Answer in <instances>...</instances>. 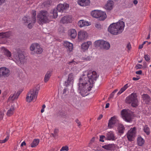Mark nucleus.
<instances>
[{
	"mask_svg": "<svg viewBox=\"0 0 151 151\" xmlns=\"http://www.w3.org/2000/svg\"><path fill=\"white\" fill-rule=\"evenodd\" d=\"M99 77L95 71L87 70L84 71L79 80L78 92L83 96L88 94V92L92 88L94 82Z\"/></svg>",
	"mask_w": 151,
	"mask_h": 151,
	"instance_id": "obj_1",
	"label": "nucleus"
},
{
	"mask_svg": "<svg viewBox=\"0 0 151 151\" xmlns=\"http://www.w3.org/2000/svg\"><path fill=\"white\" fill-rule=\"evenodd\" d=\"M124 26V22L119 20L117 23L111 24L108 28V31L113 35H117L123 31Z\"/></svg>",
	"mask_w": 151,
	"mask_h": 151,
	"instance_id": "obj_2",
	"label": "nucleus"
},
{
	"mask_svg": "<svg viewBox=\"0 0 151 151\" xmlns=\"http://www.w3.org/2000/svg\"><path fill=\"white\" fill-rule=\"evenodd\" d=\"M13 54L14 58L13 60L19 66L23 64L25 61V56L20 51L15 49L13 52Z\"/></svg>",
	"mask_w": 151,
	"mask_h": 151,
	"instance_id": "obj_3",
	"label": "nucleus"
},
{
	"mask_svg": "<svg viewBox=\"0 0 151 151\" xmlns=\"http://www.w3.org/2000/svg\"><path fill=\"white\" fill-rule=\"evenodd\" d=\"M32 16L31 17H29L24 16L23 18V20L25 24L27 25L28 27L31 29L33 26L34 23L36 22V11L35 10L32 11Z\"/></svg>",
	"mask_w": 151,
	"mask_h": 151,
	"instance_id": "obj_4",
	"label": "nucleus"
},
{
	"mask_svg": "<svg viewBox=\"0 0 151 151\" xmlns=\"http://www.w3.org/2000/svg\"><path fill=\"white\" fill-rule=\"evenodd\" d=\"M49 15V13L46 11H40L37 16L38 22L40 24L49 22L50 21Z\"/></svg>",
	"mask_w": 151,
	"mask_h": 151,
	"instance_id": "obj_5",
	"label": "nucleus"
},
{
	"mask_svg": "<svg viewBox=\"0 0 151 151\" xmlns=\"http://www.w3.org/2000/svg\"><path fill=\"white\" fill-rule=\"evenodd\" d=\"M38 89L35 88L31 89L28 93L26 98V101L28 102L35 101L37 98Z\"/></svg>",
	"mask_w": 151,
	"mask_h": 151,
	"instance_id": "obj_6",
	"label": "nucleus"
},
{
	"mask_svg": "<svg viewBox=\"0 0 151 151\" xmlns=\"http://www.w3.org/2000/svg\"><path fill=\"white\" fill-rule=\"evenodd\" d=\"M126 102L131 104L133 107H136L139 104V102L137 98V96L135 93H132L126 98Z\"/></svg>",
	"mask_w": 151,
	"mask_h": 151,
	"instance_id": "obj_7",
	"label": "nucleus"
},
{
	"mask_svg": "<svg viewBox=\"0 0 151 151\" xmlns=\"http://www.w3.org/2000/svg\"><path fill=\"white\" fill-rule=\"evenodd\" d=\"M121 114L123 119L126 122H130L132 118L131 111L126 109H123L121 111Z\"/></svg>",
	"mask_w": 151,
	"mask_h": 151,
	"instance_id": "obj_8",
	"label": "nucleus"
},
{
	"mask_svg": "<svg viewBox=\"0 0 151 151\" xmlns=\"http://www.w3.org/2000/svg\"><path fill=\"white\" fill-rule=\"evenodd\" d=\"M94 44L96 47H100L106 50L109 49L110 47V44L109 42L102 40L96 41Z\"/></svg>",
	"mask_w": 151,
	"mask_h": 151,
	"instance_id": "obj_9",
	"label": "nucleus"
},
{
	"mask_svg": "<svg viewBox=\"0 0 151 151\" xmlns=\"http://www.w3.org/2000/svg\"><path fill=\"white\" fill-rule=\"evenodd\" d=\"M30 50L32 51H34V52L37 54H41L43 51L40 45L37 43L32 44L30 47Z\"/></svg>",
	"mask_w": 151,
	"mask_h": 151,
	"instance_id": "obj_10",
	"label": "nucleus"
},
{
	"mask_svg": "<svg viewBox=\"0 0 151 151\" xmlns=\"http://www.w3.org/2000/svg\"><path fill=\"white\" fill-rule=\"evenodd\" d=\"M10 74L9 69L5 67L0 68V78L8 77Z\"/></svg>",
	"mask_w": 151,
	"mask_h": 151,
	"instance_id": "obj_11",
	"label": "nucleus"
},
{
	"mask_svg": "<svg viewBox=\"0 0 151 151\" xmlns=\"http://www.w3.org/2000/svg\"><path fill=\"white\" fill-rule=\"evenodd\" d=\"M136 128L134 127L128 131L127 134V137L129 141H132L136 136Z\"/></svg>",
	"mask_w": 151,
	"mask_h": 151,
	"instance_id": "obj_12",
	"label": "nucleus"
},
{
	"mask_svg": "<svg viewBox=\"0 0 151 151\" xmlns=\"http://www.w3.org/2000/svg\"><path fill=\"white\" fill-rule=\"evenodd\" d=\"M78 41H81L87 39L88 35L86 32L85 31L81 30L78 33Z\"/></svg>",
	"mask_w": 151,
	"mask_h": 151,
	"instance_id": "obj_13",
	"label": "nucleus"
},
{
	"mask_svg": "<svg viewBox=\"0 0 151 151\" xmlns=\"http://www.w3.org/2000/svg\"><path fill=\"white\" fill-rule=\"evenodd\" d=\"M12 35L11 32L0 33V43H3V40L4 38H9Z\"/></svg>",
	"mask_w": 151,
	"mask_h": 151,
	"instance_id": "obj_14",
	"label": "nucleus"
},
{
	"mask_svg": "<svg viewBox=\"0 0 151 151\" xmlns=\"http://www.w3.org/2000/svg\"><path fill=\"white\" fill-rule=\"evenodd\" d=\"M118 122V120L116 116H113L109 120L108 124V127L109 128H111L113 127L115 124L117 123Z\"/></svg>",
	"mask_w": 151,
	"mask_h": 151,
	"instance_id": "obj_15",
	"label": "nucleus"
},
{
	"mask_svg": "<svg viewBox=\"0 0 151 151\" xmlns=\"http://www.w3.org/2000/svg\"><path fill=\"white\" fill-rule=\"evenodd\" d=\"M69 7V5L67 4H60L58 5L56 9L59 12H63L64 10H66L68 9Z\"/></svg>",
	"mask_w": 151,
	"mask_h": 151,
	"instance_id": "obj_16",
	"label": "nucleus"
},
{
	"mask_svg": "<svg viewBox=\"0 0 151 151\" xmlns=\"http://www.w3.org/2000/svg\"><path fill=\"white\" fill-rule=\"evenodd\" d=\"M92 45V43L91 41H88L82 43L81 45V49L83 52H85L88 50L90 45Z\"/></svg>",
	"mask_w": 151,
	"mask_h": 151,
	"instance_id": "obj_17",
	"label": "nucleus"
},
{
	"mask_svg": "<svg viewBox=\"0 0 151 151\" xmlns=\"http://www.w3.org/2000/svg\"><path fill=\"white\" fill-rule=\"evenodd\" d=\"M72 17L71 16H66L63 17L60 22L63 24L70 23L72 22Z\"/></svg>",
	"mask_w": 151,
	"mask_h": 151,
	"instance_id": "obj_18",
	"label": "nucleus"
},
{
	"mask_svg": "<svg viewBox=\"0 0 151 151\" xmlns=\"http://www.w3.org/2000/svg\"><path fill=\"white\" fill-rule=\"evenodd\" d=\"M74 81L73 75V73H70L68 75V77L67 81L65 82V85L66 86L70 84L73 85Z\"/></svg>",
	"mask_w": 151,
	"mask_h": 151,
	"instance_id": "obj_19",
	"label": "nucleus"
},
{
	"mask_svg": "<svg viewBox=\"0 0 151 151\" xmlns=\"http://www.w3.org/2000/svg\"><path fill=\"white\" fill-rule=\"evenodd\" d=\"M106 139L109 140H115L116 138L113 132L110 131L108 132L106 134Z\"/></svg>",
	"mask_w": 151,
	"mask_h": 151,
	"instance_id": "obj_20",
	"label": "nucleus"
},
{
	"mask_svg": "<svg viewBox=\"0 0 151 151\" xmlns=\"http://www.w3.org/2000/svg\"><path fill=\"white\" fill-rule=\"evenodd\" d=\"M21 93L20 91L15 92L14 94H12L9 98V100L10 101H13L17 99L18 96Z\"/></svg>",
	"mask_w": 151,
	"mask_h": 151,
	"instance_id": "obj_21",
	"label": "nucleus"
},
{
	"mask_svg": "<svg viewBox=\"0 0 151 151\" xmlns=\"http://www.w3.org/2000/svg\"><path fill=\"white\" fill-rule=\"evenodd\" d=\"M63 45L66 48L68 51L72 52L73 49V44L68 42L65 41L64 42Z\"/></svg>",
	"mask_w": 151,
	"mask_h": 151,
	"instance_id": "obj_22",
	"label": "nucleus"
},
{
	"mask_svg": "<svg viewBox=\"0 0 151 151\" xmlns=\"http://www.w3.org/2000/svg\"><path fill=\"white\" fill-rule=\"evenodd\" d=\"M78 3L81 6H86L89 5L90 3V0H78Z\"/></svg>",
	"mask_w": 151,
	"mask_h": 151,
	"instance_id": "obj_23",
	"label": "nucleus"
},
{
	"mask_svg": "<svg viewBox=\"0 0 151 151\" xmlns=\"http://www.w3.org/2000/svg\"><path fill=\"white\" fill-rule=\"evenodd\" d=\"M1 50L4 55H6L10 59H12L11 53L6 48L4 47H2L1 48Z\"/></svg>",
	"mask_w": 151,
	"mask_h": 151,
	"instance_id": "obj_24",
	"label": "nucleus"
},
{
	"mask_svg": "<svg viewBox=\"0 0 151 151\" xmlns=\"http://www.w3.org/2000/svg\"><path fill=\"white\" fill-rule=\"evenodd\" d=\"M114 2L112 1H109L104 6L105 8L109 10H111L113 8Z\"/></svg>",
	"mask_w": 151,
	"mask_h": 151,
	"instance_id": "obj_25",
	"label": "nucleus"
},
{
	"mask_svg": "<svg viewBox=\"0 0 151 151\" xmlns=\"http://www.w3.org/2000/svg\"><path fill=\"white\" fill-rule=\"evenodd\" d=\"M78 24L79 26L81 27L90 25V23L89 22L86 21L84 20H80L78 22Z\"/></svg>",
	"mask_w": 151,
	"mask_h": 151,
	"instance_id": "obj_26",
	"label": "nucleus"
},
{
	"mask_svg": "<svg viewBox=\"0 0 151 151\" xmlns=\"http://www.w3.org/2000/svg\"><path fill=\"white\" fill-rule=\"evenodd\" d=\"M101 11L98 10H95L92 11L91 12V15L94 17L95 18H98L99 15L100 13H102Z\"/></svg>",
	"mask_w": 151,
	"mask_h": 151,
	"instance_id": "obj_27",
	"label": "nucleus"
},
{
	"mask_svg": "<svg viewBox=\"0 0 151 151\" xmlns=\"http://www.w3.org/2000/svg\"><path fill=\"white\" fill-rule=\"evenodd\" d=\"M68 35L71 38H74L77 35L76 32L74 29H70L68 31Z\"/></svg>",
	"mask_w": 151,
	"mask_h": 151,
	"instance_id": "obj_28",
	"label": "nucleus"
},
{
	"mask_svg": "<svg viewBox=\"0 0 151 151\" xmlns=\"http://www.w3.org/2000/svg\"><path fill=\"white\" fill-rule=\"evenodd\" d=\"M57 10L56 9H53L50 12V15L49 16L50 18H57L58 14Z\"/></svg>",
	"mask_w": 151,
	"mask_h": 151,
	"instance_id": "obj_29",
	"label": "nucleus"
},
{
	"mask_svg": "<svg viewBox=\"0 0 151 151\" xmlns=\"http://www.w3.org/2000/svg\"><path fill=\"white\" fill-rule=\"evenodd\" d=\"M14 104H12L11 106L7 112V115L8 116H10L12 115L14 113Z\"/></svg>",
	"mask_w": 151,
	"mask_h": 151,
	"instance_id": "obj_30",
	"label": "nucleus"
},
{
	"mask_svg": "<svg viewBox=\"0 0 151 151\" xmlns=\"http://www.w3.org/2000/svg\"><path fill=\"white\" fill-rule=\"evenodd\" d=\"M103 148L107 150H113L115 147L114 144H109L102 146Z\"/></svg>",
	"mask_w": 151,
	"mask_h": 151,
	"instance_id": "obj_31",
	"label": "nucleus"
},
{
	"mask_svg": "<svg viewBox=\"0 0 151 151\" xmlns=\"http://www.w3.org/2000/svg\"><path fill=\"white\" fill-rule=\"evenodd\" d=\"M40 142L39 139H35L31 144L32 147H35L38 145Z\"/></svg>",
	"mask_w": 151,
	"mask_h": 151,
	"instance_id": "obj_32",
	"label": "nucleus"
},
{
	"mask_svg": "<svg viewBox=\"0 0 151 151\" xmlns=\"http://www.w3.org/2000/svg\"><path fill=\"white\" fill-rule=\"evenodd\" d=\"M101 12L103 13H100L98 18L99 20L102 21L104 20L106 18L107 16L105 12L101 11Z\"/></svg>",
	"mask_w": 151,
	"mask_h": 151,
	"instance_id": "obj_33",
	"label": "nucleus"
},
{
	"mask_svg": "<svg viewBox=\"0 0 151 151\" xmlns=\"http://www.w3.org/2000/svg\"><path fill=\"white\" fill-rule=\"evenodd\" d=\"M80 70V69L78 67L75 66L71 69V70L74 74H76L78 73Z\"/></svg>",
	"mask_w": 151,
	"mask_h": 151,
	"instance_id": "obj_34",
	"label": "nucleus"
},
{
	"mask_svg": "<svg viewBox=\"0 0 151 151\" xmlns=\"http://www.w3.org/2000/svg\"><path fill=\"white\" fill-rule=\"evenodd\" d=\"M137 142L139 146H142L144 143V139L141 137H139L137 138Z\"/></svg>",
	"mask_w": 151,
	"mask_h": 151,
	"instance_id": "obj_35",
	"label": "nucleus"
},
{
	"mask_svg": "<svg viewBox=\"0 0 151 151\" xmlns=\"http://www.w3.org/2000/svg\"><path fill=\"white\" fill-rule=\"evenodd\" d=\"M125 128L122 124H119L118 127V130L119 132L121 133H123L124 132Z\"/></svg>",
	"mask_w": 151,
	"mask_h": 151,
	"instance_id": "obj_36",
	"label": "nucleus"
},
{
	"mask_svg": "<svg viewBox=\"0 0 151 151\" xmlns=\"http://www.w3.org/2000/svg\"><path fill=\"white\" fill-rule=\"evenodd\" d=\"M128 84H126L117 93L118 95H120L128 87Z\"/></svg>",
	"mask_w": 151,
	"mask_h": 151,
	"instance_id": "obj_37",
	"label": "nucleus"
},
{
	"mask_svg": "<svg viewBox=\"0 0 151 151\" xmlns=\"http://www.w3.org/2000/svg\"><path fill=\"white\" fill-rule=\"evenodd\" d=\"M50 76L51 72L50 71L47 72L44 78V81L45 82H47L48 81Z\"/></svg>",
	"mask_w": 151,
	"mask_h": 151,
	"instance_id": "obj_38",
	"label": "nucleus"
},
{
	"mask_svg": "<svg viewBox=\"0 0 151 151\" xmlns=\"http://www.w3.org/2000/svg\"><path fill=\"white\" fill-rule=\"evenodd\" d=\"M58 129H55L53 131V133H52L51 134L52 135L54 138L56 139L58 136Z\"/></svg>",
	"mask_w": 151,
	"mask_h": 151,
	"instance_id": "obj_39",
	"label": "nucleus"
},
{
	"mask_svg": "<svg viewBox=\"0 0 151 151\" xmlns=\"http://www.w3.org/2000/svg\"><path fill=\"white\" fill-rule=\"evenodd\" d=\"M142 97L143 99L145 100L146 102L147 101L148 102L150 100L149 96L147 94H144L143 95Z\"/></svg>",
	"mask_w": 151,
	"mask_h": 151,
	"instance_id": "obj_40",
	"label": "nucleus"
},
{
	"mask_svg": "<svg viewBox=\"0 0 151 151\" xmlns=\"http://www.w3.org/2000/svg\"><path fill=\"white\" fill-rule=\"evenodd\" d=\"M143 130L147 135H149L150 134V128L147 126L146 125L144 127Z\"/></svg>",
	"mask_w": 151,
	"mask_h": 151,
	"instance_id": "obj_41",
	"label": "nucleus"
},
{
	"mask_svg": "<svg viewBox=\"0 0 151 151\" xmlns=\"http://www.w3.org/2000/svg\"><path fill=\"white\" fill-rule=\"evenodd\" d=\"M5 112L4 109H3L0 111V120L3 119Z\"/></svg>",
	"mask_w": 151,
	"mask_h": 151,
	"instance_id": "obj_42",
	"label": "nucleus"
},
{
	"mask_svg": "<svg viewBox=\"0 0 151 151\" xmlns=\"http://www.w3.org/2000/svg\"><path fill=\"white\" fill-rule=\"evenodd\" d=\"M68 64L69 65H76L77 64V63L74 60H73L68 62Z\"/></svg>",
	"mask_w": 151,
	"mask_h": 151,
	"instance_id": "obj_43",
	"label": "nucleus"
},
{
	"mask_svg": "<svg viewBox=\"0 0 151 151\" xmlns=\"http://www.w3.org/2000/svg\"><path fill=\"white\" fill-rule=\"evenodd\" d=\"M9 135H7L6 138H5L3 140H1L0 139V143H4L6 142L9 139Z\"/></svg>",
	"mask_w": 151,
	"mask_h": 151,
	"instance_id": "obj_44",
	"label": "nucleus"
},
{
	"mask_svg": "<svg viewBox=\"0 0 151 151\" xmlns=\"http://www.w3.org/2000/svg\"><path fill=\"white\" fill-rule=\"evenodd\" d=\"M69 150L68 147L67 146L63 147L60 150V151H68Z\"/></svg>",
	"mask_w": 151,
	"mask_h": 151,
	"instance_id": "obj_45",
	"label": "nucleus"
},
{
	"mask_svg": "<svg viewBox=\"0 0 151 151\" xmlns=\"http://www.w3.org/2000/svg\"><path fill=\"white\" fill-rule=\"evenodd\" d=\"M104 139H106V137H105L104 136L102 135H101L100 136L99 140L100 141L103 142H104Z\"/></svg>",
	"mask_w": 151,
	"mask_h": 151,
	"instance_id": "obj_46",
	"label": "nucleus"
},
{
	"mask_svg": "<svg viewBox=\"0 0 151 151\" xmlns=\"http://www.w3.org/2000/svg\"><path fill=\"white\" fill-rule=\"evenodd\" d=\"M118 91V90L117 89H116L114 91H113L112 92V93L110 94V98H112L114 96V94L115 93H116Z\"/></svg>",
	"mask_w": 151,
	"mask_h": 151,
	"instance_id": "obj_47",
	"label": "nucleus"
},
{
	"mask_svg": "<svg viewBox=\"0 0 151 151\" xmlns=\"http://www.w3.org/2000/svg\"><path fill=\"white\" fill-rule=\"evenodd\" d=\"M145 58L146 61H148L150 60V57L149 55H145Z\"/></svg>",
	"mask_w": 151,
	"mask_h": 151,
	"instance_id": "obj_48",
	"label": "nucleus"
},
{
	"mask_svg": "<svg viewBox=\"0 0 151 151\" xmlns=\"http://www.w3.org/2000/svg\"><path fill=\"white\" fill-rule=\"evenodd\" d=\"M136 68L137 69H140L142 68L143 67L142 65L140 64H138L136 66Z\"/></svg>",
	"mask_w": 151,
	"mask_h": 151,
	"instance_id": "obj_49",
	"label": "nucleus"
},
{
	"mask_svg": "<svg viewBox=\"0 0 151 151\" xmlns=\"http://www.w3.org/2000/svg\"><path fill=\"white\" fill-rule=\"evenodd\" d=\"M127 47L128 50H129L131 49V46L130 43H128L127 46Z\"/></svg>",
	"mask_w": 151,
	"mask_h": 151,
	"instance_id": "obj_50",
	"label": "nucleus"
},
{
	"mask_svg": "<svg viewBox=\"0 0 151 151\" xmlns=\"http://www.w3.org/2000/svg\"><path fill=\"white\" fill-rule=\"evenodd\" d=\"M142 73V71L141 70H138L136 72L137 74L141 75Z\"/></svg>",
	"mask_w": 151,
	"mask_h": 151,
	"instance_id": "obj_51",
	"label": "nucleus"
},
{
	"mask_svg": "<svg viewBox=\"0 0 151 151\" xmlns=\"http://www.w3.org/2000/svg\"><path fill=\"white\" fill-rule=\"evenodd\" d=\"M77 96H75L73 97V102L76 103L77 102Z\"/></svg>",
	"mask_w": 151,
	"mask_h": 151,
	"instance_id": "obj_52",
	"label": "nucleus"
},
{
	"mask_svg": "<svg viewBox=\"0 0 151 151\" xmlns=\"http://www.w3.org/2000/svg\"><path fill=\"white\" fill-rule=\"evenodd\" d=\"M67 91V89L66 88H65L63 90V95H64V96L67 95V94L66 93Z\"/></svg>",
	"mask_w": 151,
	"mask_h": 151,
	"instance_id": "obj_53",
	"label": "nucleus"
},
{
	"mask_svg": "<svg viewBox=\"0 0 151 151\" xmlns=\"http://www.w3.org/2000/svg\"><path fill=\"white\" fill-rule=\"evenodd\" d=\"M76 123L77 124H78V127H79L81 125V122L79 121L78 120H76Z\"/></svg>",
	"mask_w": 151,
	"mask_h": 151,
	"instance_id": "obj_54",
	"label": "nucleus"
},
{
	"mask_svg": "<svg viewBox=\"0 0 151 151\" xmlns=\"http://www.w3.org/2000/svg\"><path fill=\"white\" fill-rule=\"evenodd\" d=\"M26 145V143L24 141L22 142L21 145V146L22 147L24 145Z\"/></svg>",
	"mask_w": 151,
	"mask_h": 151,
	"instance_id": "obj_55",
	"label": "nucleus"
},
{
	"mask_svg": "<svg viewBox=\"0 0 151 151\" xmlns=\"http://www.w3.org/2000/svg\"><path fill=\"white\" fill-rule=\"evenodd\" d=\"M133 3L135 5H136L138 3V1L137 0H134Z\"/></svg>",
	"mask_w": 151,
	"mask_h": 151,
	"instance_id": "obj_56",
	"label": "nucleus"
},
{
	"mask_svg": "<svg viewBox=\"0 0 151 151\" xmlns=\"http://www.w3.org/2000/svg\"><path fill=\"white\" fill-rule=\"evenodd\" d=\"M95 27L96 28H99L100 27V25L98 24H96L95 25Z\"/></svg>",
	"mask_w": 151,
	"mask_h": 151,
	"instance_id": "obj_57",
	"label": "nucleus"
},
{
	"mask_svg": "<svg viewBox=\"0 0 151 151\" xmlns=\"http://www.w3.org/2000/svg\"><path fill=\"white\" fill-rule=\"evenodd\" d=\"M109 103H106V105L105 108H108L109 106Z\"/></svg>",
	"mask_w": 151,
	"mask_h": 151,
	"instance_id": "obj_58",
	"label": "nucleus"
},
{
	"mask_svg": "<svg viewBox=\"0 0 151 151\" xmlns=\"http://www.w3.org/2000/svg\"><path fill=\"white\" fill-rule=\"evenodd\" d=\"M132 79L134 81H137L139 79V78H137L133 77Z\"/></svg>",
	"mask_w": 151,
	"mask_h": 151,
	"instance_id": "obj_59",
	"label": "nucleus"
},
{
	"mask_svg": "<svg viewBox=\"0 0 151 151\" xmlns=\"http://www.w3.org/2000/svg\"><path fill=\"white\" fill-rule=\"evenodd\" d=\"M5 1V0H0V5L4 2Z\"/></svg>",
	"mask_w": 151,
	"mask_h": 151,
	"instance_id": "obj_60",
	"label": "nucleus"
},
{
	"mask_svg": "<svg viewBox=\"0 0 151 151\" xmlns=\"http://www.w3.org/2000/svg\"><path fill=\"white\" fill-rule=\"evenodd\" d=\"M103 117V115H100V116L98 118V119H101L102 117Z\"/></svg>",
	"mask_w": 151,
	"mask_h": 151,
	"instance_id": "obj_61",
	"label": "nucleus"
},
{
	"mask_svg": "<svg viewBox=\"0 0 151 151\" xmlns=\"http://www.w3.org/2000/svg\"><path fill=\"white\" fill-rule=\"evenodd\" d=\"M143 47V44H142L141 45H140L139 46V49H141Z\"/></svg>",
	"mask_w": 151,
	"mask_h": 151,
	"instance_id": "obj_62",
	"label": "nucleus"
},
{
	"mask_svg": "<svg viewBox=\"0 0 151 151\" xmlns=\"http://www.w3.org/2000/svg\"><path fill=\"white\" fill-rule=\"evenodd\" d=\"M44 109H41V113H43V112H44Z\"/></svg>",
	"mask_w": 151,
	"mask_h": 151,
	"instance_id": "obj_63",
	"label": "nucleus"
},
{
	"mask_svg": "<svg viewBox=\"0 0 151 151\" xmlns=\"http://www.w3.org/2000/svg\"><path fill=\"white\" fill-rule=\"evenodd\" d=\"M45 107V104H44L42 106V109H44Z\"/></svg>",
	"mask_w": 151,
	"mask_h": 151,
	"instance_id": "obj_64",
	"label": "nucleus"
}]
</instances>
